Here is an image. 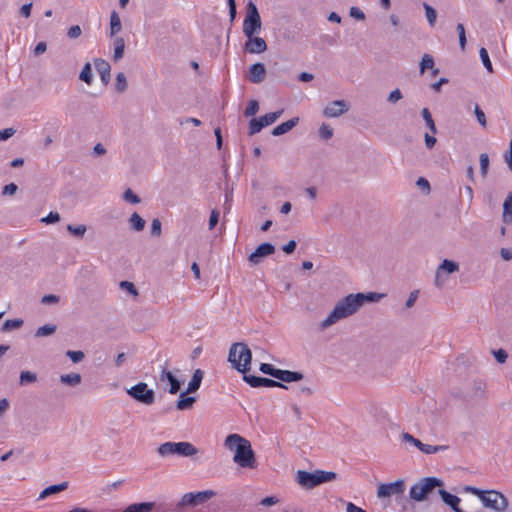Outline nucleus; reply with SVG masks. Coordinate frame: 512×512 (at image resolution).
Here are the masks:
<instances>
[{
  "label": "nucleus",
  "mask_w": 512,
  "mask_h": 512,
  "mask_svg": "<svg viewBox=\"0 0 512 512\" xmlns=\"http://www.w3.org/2000/svg\"><path fill=\"white\" fill-rule=\"evenodd\" d=\"M384 295L376 292L348 294L336 303L320 327L326 329L341 319L354 315L366 302H378Z\"/></svg>",
  "instance_id": "nucleus-1"
},
{
  "label": "nucleus",
  "mask_w": 512,
  "mask_h": 512,
  "mask_svg": "<svg viewBox=\"0 0 512 512\" xmlns=\"http://www.w3.org/2000/svg\"><path fill=\"white\" fill-rule=\"evenodd\" d=\"M224 446L234 451L233 461L242 468L253 469L257 465L255 453L251 443L239 434H229L224 442Z\"/></svg>",
  "instance_id": "nucleus-2"
},
{
  "label": "nucleus",
  "mask_w": 512,
  "mask_h": 512,
  "mask_svg": "<svg viewBox=\"0 0 512 512\" xmlns=\"http://www.w3.org/2000/svg\"><path fill=\"white\" fill-rule=\"evenodd\" d=\"M464 491L477 496L485 507L495 512H503L509 506L507 497L499 491L482 490L474 486H465Z\"/></svg>",
  "instance_id": "nucleus-3"
},
{
  "label": "nucleus",
  "mask_w": 512,
  "mask_h": 512,
  "mask_svg": "<svg viewBox=\"0 0 512 512\" xmlns=\"http://www.w3.org/2000/svg\"><path fill=\"white\" fill-rule=\"evenodd\" d=\"M443 486L444 482L440 478L423 477L411 486L409 497L416 502H425L429 500L435 489H440Z\"/></svg>",
  "instance_id": "nucleus-4"
},
{
  "label": "nucleus",
  "mask_w": 512,
  "mask_h": 512,
  "mask_svg": "<svg viewBox=\"0 0 512 512\" xmlns=\"http://www.w3.org/2000/svg\"><path fill=\"white\" fill-rule=\"evenodd\" d=\"M228 361L234 369L245 374L251 369L252 352L246 343H234L229 349Z\"/></svg>",
  "instance_id": "nucleus-5"
},
{
  "label": "nucleus",
  "mask_w": 512,
  "mask_h": 512,
  "mask_svg": "<svg viewBox=\"0 0 512 512\" xmlns=\"http://www.w3.org/2000/svg\"><path fill=\"white\" fill-rule=\"evenodd\" d=\"M157 452L161 457H191L198 453V449L190 442H165L159 445Z\"/></svg>",
  "instance_id": "nucleus-6"
},
{
  "label": "nucleus",
  "mask_w": 512,
  "mask_h": 512,
  "mask_svg": "<svg viewBox=\"0 0 512 512\" xmlns=\"http://www.w3.org/2000/svg\"><path fill=\"white\" fill-rule=\"evenodd\" d=\"M261 30V18L257 6L252 2L247 4V13L243 21V33L246 37L253 36Z\"/></svg>",
  "instance_id": "nucleus-7"
},
{
  "label": "nucleus",
  "mask_w": 512,
  "mask_h": 512,
  "mask_svg": "<svg viewBox=\"0 0 512 512\" xmlns=\"http://www.w3.org/2000/svg\"><path fill=\"white\" fill-rule=\"evenodd\" d=\"M127 394L135 401L145 405H151L155 401V392L149 389L148 385L144 382H139L127 389Z\"/></svg>",
  "instance_id": "nucleus-8"
},
{
  "label": "nucleus",
  "mask_w": 512,
  "mask_h": 512,
  "mask_svg": "<svg viewBox=\"0 0 512 512\" xmlns=\"http://www.w3.org/2000/svg\"><path fill=\"white\" fill-rule=\"evenodd\" d=\"M216 495V492L213 490H205V491H199L196 493H186L182 496L181 500L178 503V507H185V506H191L195 507L199 504H202L212 497Z\"/></svg>",
  "instance_id": "nucleus-9"
},
{
  "label": "nucleus",
  "mask_w": 512,
  "mask_h": 512,
  "mask_svg": "<svg viewBox=\"0 0 512 512\" xmlns=\"http://www.w3.org/2000/svg\"><path fill=\"white\" fill-rule=\"evenodd\" d=\"M405 488V480L403 479H398L390 483H382L378 486L377 497L383 499L391 496H400L404 494Z\"/></svg>",
  "instance_id": "nucleus-10"
},
{
  "label": "nucleus",
  "mask_w": 512,
  "mask_h": 512,
  "mask_svg": "<svg viewBox=\"0 0 512 512\" xmlns=\"http://www.w3.org/2000/svg\"><path fill=\"white\" fill-rule=\"evenodd\" d=\"M349 110L345 100H336L329 103L323 110V115L328 118L339 117Z\"/></svg>",
  "instance_id": "nucleus-11"
},
{
  "label": "nucleus",
  "mask_w": 512,
  "mask_h": 512,
  "mask_svg": "<svg viewBox=\"0 0 512 512\" xmlns=\"http://www.w3.org/2000/svg\"><path fill=\"white\" fill-rule=\"evenodd\" d=\"M297 483L304 489L310 490L317 485L316 472H308L305 470H298L296 473Z\"/></svg>",
  "instance_id": "nucleus-12"
},
{
  "label": "nucleus",
  "mask_w": 512,
  "mask_h": 512,
  "mask_svg": "<svg viewBox=\"0 0 512 512\" xmlns=\"http://www.w3.org/2000/svg\"><path fill=\"white\" fill-rule=\"evenodd\" d=\"M275 252V247L273 244L269 242H265L260 244L256 250L250 254L249 261L253 264H259L261 259L273 254Z\"/></svg>",
  "instance_id": "nucleus-13"
},
{
  "label": "nucleus",
  "mask_w": 512,
  "mask_h": 512,
  "mask_svg": "<svg viewBox=\"0 0 512 512\" xmlns=\"http://www.w3.org/2000/svg\"><path fill=\"white\" fill-rule=\"evenodd\" d=\"M248 40L245 43V51L251 54H260L267 50V44L265 40L258 36L247 37Z\"/></svg>",
  "instance_id": "nucleus-14"
},
{
  "label": "nucleus",
  "mask_w": 512,
  "mask_h": 512,
  "mask_svg": "<svg viewBox=\"0 0 512 512\" xmlns=\"http://www.w3.org/2000/svg\"><path fill=\"white\" fill-rule=\"evenodd\" d=\"M437 493L441 497L442 501L447 506H449L454 512H465L459 507L461 499L458 496L449 493L448 491L443 489V487L438 489Z\"/></svg>",
  "instance_id": "nucleus-15"
},
{
  "label": "nucleus",
  "mask_w": 512,
  "mask_h": 512,
  "mask_svg": "<svg viewBox=\"0 0 512 512\" xmlns=\"http://www.w3.org/2000/svg\"><path fill=\"white\" fill-rule=\"evenodd\" d=\"M266 73L267 71L263 63H254L249 67V81L254 84H259L265 80Z\"/></svg>",
  "instance_id": "nucleus-16"
},
{
  "label": "nucleus",
  "mask_w": 512,
  "mask_h": 512,
  "mask_svg": "<svg viewBox=\"0 0 512 512\" xmlns=\"http://www.w3.org/2000/svg\"><path fill=\"white\" fill-rule=\"evenodd\" d=\"M94 64H95L96 70L98 71V73L100 75L101 81L103 82L104 85H107L111 78L110 64L106 60L101 59V58L94 59Z\"/></svg>",
  "instance_id": "nucleus-17"
},
{
  "label": "nucleus",
  "mask_w": 512,
  "mask_h": 512,
  "mask_svg": "<svg viewBox=\"0 0 512 512\" xmlns=\"http://www.w3.org/2000/svg\"><path fill=\"white\" fill-rule=\"evenodd\" d=\"M304 378V375L298 371H290V370H282L279 369L277 373L276 379L280 380V382H298Z\"/></svg>",
  "instance_id": "nucleus-18"
},
{
  "label": "nucleus",
  "mask_w": 512,
  "mask_h": 512,
  "mask_svg": "<svg viewBox=\"0 0 512 512\" xmlns=\"http://www.w3.org/2000/svg\"><path fill=\"white\" fill-rule=\"evenodd\" d=\"M160 380H167L170 383L169 393L176 394L181 388V382L173 375L171 371L163 369L160 375Z\"/></svg>",
  "instance_id": "nucleus-19"
},
{
  "label": "nucleus",
  "mask_w": 512,
  "mask_h": 512,
  "mask_svg": "<svg viewBox=\"0 0 512 512\" xmlns=\"http://www.w3.org/2000/svg\"><path fill=\"white\" fill-rule=\"evenodd\" d=\"M299 123V118L294 117L290 120L283 122L279 124L278 126L274 127L271 134L273 136H281L292 130L297 124Z\"/></svg>",
  "instance_id": "nucleus-20"
},
{
  "label": "nucleus",
  "mask_w": 512,
  "mask_h": 512,
  "mask_svg": "<svg viewBox=\"0 0 512 512\" xmlns=\"http://www.w3.org/2000/svg\"><path fill=\"white\" fill-rule=\"evenodd\" d=\"M155 506V502L133 503L128 505L122 512H151Z\"/></svg>",
  "instance_id": "nucleus-21"
},
{
  "label": "nucleus",
  "mask_w": 512,
  "mask_h": 512,
  "mask_svg": "<svg viewBox=\"0 0 512 512\" xmlns=\"http://www.w3.org/2000/svg\"><path fill=\"white\" fill-rule=\"evenodd\" d=\"M68 488V482H62L46 487L39 495V499H45L50 495L60 493Z\"/></svg>",
  "instance_id": "nucleus-22"
},
{
  "label": "nucleus",
  "mask_w": 512,
  "mask_h": 512,
  "mask_svg": "<svg viewBox=\"0 0 512 512\" xmlns=\"http://www.w3.org/2000/svg\"><path fill=\"white\" fill-rule=\"evenodd\" d=\"M502 220L506 224L512 223V192H509L504 200Z\"/></svg>",
  "instance_id": "nucleus-23"
},
{
  "label": "nucleus",
  "mask_w": 512,
  "mask_h": 512,
  "mask_svg": "<svg viewBox=\"0 0 512 512\" xmlns=\"http://www.w3.org/2000/svg\"><path fill=\"white\" fill-rule=\"evenodd\" d=\"M203 375H204V373L201 369H196L194 371L193 376L188 383V388H187L188 393H194L199 389L202 379H203Z\"/></svg>",
  "instance_id": "nucleus-24"
},
{
  "label": "nucleus",
  "mask_w": 512,
  "mask_h": 512,
  "mask_svg": "<svg viewBox=\"0 0 512 512\" xmlns=\"http://www.w3.org/2000/svg\"><path fill=\"white\" fill-rule=\"evenodd\" d=\"M186 392H182L179 395V400L177 401L176 408L178 410H187L190 409L193 404L196 402V398L193 396H186Z\"/></svg>",
  "instance_id": "nucleus-25"
},
{
  "label": "nucleus",
  "mask_w": 512,
  "mask_h": 512,
  "mask_svg": "<svg viewBox=\"0 0 512 512\" xmlns=\"http://www.w3.org/2000/svg\"><path fill=\"white\" fill-rule=\"evenodd\" d=\"M122 30L121 19L116 11L110 15V36L113 37Z\"/></svg>",
  "instance_id": "nucleus-26"
},
{
  "label": "nucleus",
  "mask_w": 512,
  "mask_h": 512,
  "mask_svg": "<svg viewBox=\"0 0 512 512\" xmlns=\"http://www.w3.org/2000/svg\"><path fill=\"white\" fill-rule=\"evenodd\" d=\"M129 225H130V228L136 232H140L144 229L145 227V220L137 213V212H134L129 220Z\"/></svg>",
  "instance_id": "nucleus-27"
},
{
  "label": "nucleus",
  "mask_w": 512,
  "mask_h": 512,
  "mask_svg": "<svg viewBox=\"0 0 512 512\" xmlns=\"http://www.w3.org/2000/svg\"><path fill=\"white\" fill-rule=\"evenodd\" d=\"M317 485L331 482L337 478V474L332 471L316 470Z\"/></svg>",
  "instance_id": "nucleus-28"
},
{
  "label": "nucleus",
  "mask_w": 512,
  "mask_h": 512,
  "mask_svg": "<svg viewBox=\"0 0 512 512\" xmlns=\"http://www.w3.org/2000/svg\"><path fill=\"white\" fill-rule=\"evenodd\" d=\"M443 273L452 274L459 271V264L453 260L444 259L443 262L438 266Z\"/></svg>",
  "instance_id": "nucleus-29"
},
{
  "label": "nucleus",
  "mask_w": 512,
  "mask_h": 512,
  "mask_svg": "<svg viewBox=\"0 0 512 512\" xmlns=\"http://www.w3.org/2000/svg\"><path fill=\"white\" fill-rule=\"evenodd\" d=\"M125 50V41L122 37H116L114 40V54H113V60L118 61L120 60L124 55Z\"/></svg>",
  "instance_id": "nucleus-30"
},
{
  "label": "nucleus",
  "mask_w": 512,
  "mask_h": 512,
  "mask_svg": "<svg viewBox=\"0 0 512 512\" xmlns=\"http://www.w3.org/2000/svg\"><path fill=\"white\" fill-rule=\"evenodd\" d=\"M81 375L79 373H69L61 375L60 381L69 386H77L81 383Z\"/></svg>",
  "instance_id": "nucleus-31"
},
{
  "label": "nucleus",
  "mask_w": 512,
  "mask_h": 512,
  "mask_svg": "<svg viewBox=\"0 0 512 512\" xmlns=\"http://www.w3.org/2000/svg\"><path fill=\"white\" fill-rule=\"evenodd\" d=\"M79 79L88 85L92 83L93 73L91 64L89 62L85 63L84 67L82 68V71L79 74Z\"/></svg>",
  "instance_id": "nucleus-32"
},
{
  "label": "nucleus",
  "mask_w": 512,
  "mask_h": 512,
  "mask_svg": "<svg viewBox=\"0 0 512 512\" xmlns=\"http://www.w3.org/2000/svg\"><path fill=\"white\" fill-rule=\"evenodd\" d=\"M418 449L425 453V454H434L436 452H439V451H444L446 449H448V446L446 445H429V444H425L423 442H421V445L420 447H418Z\"/></svg>",
  "instance_id": "nucleus-33"
},
{
  "label": "nucleus",
  "mask_w": 512,
  "mask_h": 512,
  "mask_svg": "<svg viewBox=\"0 0 512 512\" xmlns=\"http://www.w3.org/2000/svg\"><path fill=\"white\" fill-rule=\"evenodd\" d=\"M57 326L55 324H46L39 327L35 332V337L50 336L55 333Z\"/></svg>",
  "instance_id": "nucleus-34"
},
{
  "label": "nucleus",
  "mask_w": 512,
  "mask_h": 512,
  "mask_svg": "<svg viewBox=\"0 0 512 512\" xmlns=\"http://www.w3.org/2000/svg\"><path fill=\"white\" fill-rule=\"evenodd\" d=\"M421 115L426 123V126L428 127V129L433 133V134H436L437 133V129H436V126H435V122L432 118V115L430 113V111L428 110V108H423L422 111H421Z\"/></svg>",
  "instance_id": "nucleus-35"
},
{
  "label": "nucleus",
  "mask_w": 512,
  "mask_h": 512,
  "mask_svg": "<svg viewBox=\"0 0 512 512\" xmlns=\"http://www.w3.org/2000/svg\"><path fill=\"white\" fill-rule=\"evenodd\" d=\"M23 325V320L20 319V318H15V319H8L6 320L2 327H1V330L3 332H7V331H11L13 329H18L20 328L21 326Z\"/></svg>",
  "instance_id": "nucleus-36"
},
{
  "label": "nucleus",
  "mask_w": 512,
  "mask_h": 512,
  "mask_svg": "<svg viewBox=\"0 0 512 512\" xmlns=\"http://www.w3.org/2000/svg\"><path fill=\"white\" fill-rule=\"evenodd\" d=\"M283 113V110L267 113L264 116L260 117L262 124L264 127L273 124Z\"/></svg>",
  "instance_id": "nucleus-37"
},
{
  "label": "nucleus",
  "mask_w": 512,
  "mask_h": 512,
  "mask_svg": "<svg viewBox=\"0 0 512 512\" xmlns=\"http://www.w3.org/2000/svg\"><path fill=\"white\" fill-rule=\"evenodd\" d=\"M434 59L430 54H424L420 61V74H424L427 69H433Z\"/></svg>",
  "instance_id": "nucleus-38"
},
{
  "label": "nucleus",
  "mask_w": 512,
  "mask_h": 512,
  "mask_svg": "<svg viewBox=\"0 0 512 512\" xmlns=\"http://www.w3.org/2000/svg\"><path fill=\"white\" fill-rule=\"evenodd\" d=\"M479 56H480L483 66L487 69V71L489 73H493L494 70H493V66H492V63L489 58L488 51L484 47L480 48Z\"/></svg>",
  "instance_id": "nucleus-39"
},
{
  "label": "nucleus",
  "mask_w": 512,
  "mask_h": 512,
  "mask_svg": "<svg viewBox=\"0 0 512 512\" xmlns=\"http://www.w3.org/2000/svg\"><path fill=\"white\" fill-rule=\"evenodd\" d=\"M66 229L69 233H71L75 237H83L85 232L87 231V227L84 224H80L77 226L68 224L66 226Z\"/></svg>",
  "instance_id": "nucleus-40"
},
{
  "label": "nucleus",
  "mask_w": 512,
  "mask_h": 512,
  "mask_svg": "<svg viewBox=\"0 0 512 512\" xmlns=\"http://www.w3.org/2000/svg\"><path fill=\"white\" fill-rule=\"evenodd\" d=\"M37 381V375L31 371H22L20 373V385H27Z\"/></svg>",
  "instance_id": "nucleus-41"
},
{
  "label": "nucleus",
  "mask_w": 512,
  "mask_h": 512,
  "mask_svg": "<svg viewBox=\"0 0 512 512\" xmlns=\"http://www.w3.org/2000/svg\"><path fill=\"white\" fill-rule=\"evenodd\" d=\"M264 128L262 121L260 118H253L249 122V131L248 134L250 136L260 132Z\"/></svg>",
  "instance_id": "nucleus-42"
},
{
  "label": "nucleus",
  "mask_w": 512,
  "mask_h": 512,
  "mask_svg": "<svg viewBox=\"0 0 512 512\" xmlns=\"http://www.w3.org/2000/svg\"><path fill=\"white\" fill-rule=\"evenodd\" d=\"M261 387H268V388L278 387V388H283V389L288 388L282 382L276 381V380H273L270 378H266V377H261Z\"/></svg>",
  "instance_id": "nucleus-43"
},
{
  "label": "nucleus",
  "mask_w": 512,
  "mask_h": 512,
  "mask_svg": "<svg viewBox=\"0 0 512 512\" xmlns=\"http://www.w3.org/2000/svg\"><path fill=\"white\" fill-rule=\"evenodd\" d=\"M486 383L481 380H475L473 383V396L483 397L485 394Z\"/></svg>",
  "instance_id": "nucleus-44"
},
{
  "label": "nucleus",
  "mask_w": 512,
  "mask_h": 512,
  "mask_svg": "<svg viewBox=\"0 0 512 512\" xmlns=\"http://www.w3.org/2000/svg\"><path fill=\"white\" fill-rule=\"evenodd\" d=\"M456 30L458 32L460 48H461L462 51H464L465 48H466V44H467V39H466V33H465L464 25L462 23H458L457 26H456Z\"/></svg>",
  "instance_id": "nucleus-45"
},
{
  "label": "nucleus",
  "mask_w": 512,
  "mask_h": 512,
  "mask_svg": "<svg viewBox=\"0 0 512 512\" xmlns=\"http://www.w3.org/2000/svg\"><path fill=\"white\" fill-rule=\"evenodd\" d=\"M115 86L116 90L120 93L124 92L127 89V80L123 72H119L117 74Z\"/></svg>",
  "instance_id": "nucleus-46"
},
{
  "label": "nucleus",
  "mask_w": 512,
  "mask_h": 512,
  "mask_svg": "<svg viewBox=\"0 0 512 512\" xmlns=\"http://www.w3.org/2000/svg\"><path fill=\"white\" fill-rule=\"evenodd\" d=\"M479 161H480V173H481L482 177L485 178L487 176L488 168H489L488 154H486V153L480 154Z\"/></svg>",
  "instance_id": "nucleus-47"
},
{
  "label": "nucleus",
  "mask_w": 512,
  "mask_h": 512,
  "mask_svg": "<svg viewBox=\"0 0 512 512\" xmlns=\"http://www.w3.org/2000/svg\"><path fill=\"white\" fill-rule=\"evenodd\" d=\"M423 6L425 9L426 18H427L429 24L431 26H434V24L436 22V18H437L436 10L432 6L428 5L427 3H424Z\"/></svg>",
  "instance_id": "nucleus-48"
},
{
  "label": "nucleus",
  "mask_w": 512,
  "mask_h": 512,
  "mask_svg": "<svg viewBox=\"0 0 512 512\" xmlns=\"http://www.w3.org/2000/svg\"><path fill=\"white\" fill-rule=\"evenodd\" d=\"M259 370L262 373L267 374V375H269L271 377H274V378L277 377V373L279 371L278 368H275L272 364H268V363L260 364Z\"/></svg>",
  "instance_id": "nucleus-49"
},
{
  "label": "nucleus",
  "mask_w": 512,
  "mask_h": 512,
  "mask_svg": "<svg viewBox=\"0 0 512 512\" xmlns=\"http://www.w3.org/2000/svg\"><path fill=\"white\" fill-rule=\"evenodd\" d=\"M243 380L253 388L261 387V377L260 376L247 375V373H245V374H243Z\"/></svg>",
  "instance_id": "nucleus-50"
},
{
  "label": "nucleus",
  "mask_w": 512,
  "mask_h": 512,
  "mask_svg": "<svg viewBox=\"0 0 512 512\" xmlns=\"http://www.w3.org/2000/svg\"><path fill=\"white\" fill-rule=\"evenodd\" d=\"M66 356L73 362V363H79L81 362L84 357H85V354L83 351L81 350H78V351H72V350H68L66 352Z\"/></svg>",
  "instance_id": "nucleus-51"
},
{
  "label": "nucleus",
  "mask_w": 512,
  "mask_h": 512,
  "mask_svg": "<svg viewBox=\"0 0 512 512\" xmlns=\"http://www.w3.org/2000/svg\"><path fill=\"white\" fill-rule=\"evenodd\" d=\"M123 199L131 204L140 203L141 199L130 189H126L123 193Z\"/></svg>",
  "instance_id": "nucleus-52"
},
{
  "label": "nucleus",
  "mask_w": 512,
  "mask_h": 512,
  "mask_svg": "<svg viewBox=\"0 0 512 512\" xmlns=\"http://www.w3.org/2000/svg\"><path fill=\"white\" fill-rule=\"evenodd\" d=\"M259 110V103L256 100H251L244 111L246 117L255 115Z\"/></svg>",
  "instance_id": "nucleus-53"
},
{
  "label": "nucleus",
  "mask_w": 512,
  "mask_h": 512,
  "mask_svg": "<svg viewBox=\"0 0 512 512\" xmlns=\"http://www.w3.org/2000/svg\"><path fill=\"white\" fill-rule=\"evenodd\" d=\"M319 135L322 139L328 140L333 136V129L327 124L323 123L319 129Z\"/></svg>",
  "instance_id": "nucleus-54"
},
{
  "label": "nucleus",
  "mask_w": 512,
  "mask_h": 512,
  "mask_svg": "<svg viewBox=\"0 0 512 512\" xmlns=\"http://www.w3.org/2000/svg\"><path fill=\"white\" fill-rule=\"evenodd\" d=\"M162 233L161 221L158 218H154L151 223V235L159 237Z\"/></svg>",
  "instance_id": "nucleus-55"
},
{
  "label": "nucleus",
  "mask_w": 512,
  "mask_h": 512,
  "mask_svg": "<svg viewBox=\"0 0 512 512\" xmlns=\"http://www.w3.org/2000/svg\"><path fill=\"white\" fill-rule=\"evenodd\" d=\"M82 34V29L79 25L71 26L67 31V37L69 39H77Z\"/></svg>",
  "instance_id": "nucleus-56"
},
{
  "label": "nucleus",
  "mask_w": 512,
  "mask_h": 512,
  "mask_svg": "<svg viewBox=\"0 0 512 512\" xmlns=\"http://www.w3.org/2000/svg\"><path fill=\"white\" fill-rule=\"evenodd\" d=\"M46 224H54L60 221V214L58 212L51 211L46 217L41 219Z\"/></svg>",
  "instance_id": "nucleus-57"
},
{
  "label": "nucleus",
  "mask_w": 512,
  "mask_h": 512,
  "mask_svg": "<svg viewBox=\"0 0 512 512\" xmlns=\"http://www.w3.org/2000/svg\"><path fill=\"white\" fill-rule=\"evenodd\" d=\"M446 282V277L444 276V273L437 268L434 278V284L438 288H442Z\"/></svg>",
  "instance_id": "nucleus-58"
},
{
  "label": "nucleus",
  "mask_w": 512,
  "mask_h": 512,
  "mask_svg": "<svg viewBox=\"0 0 512 512\" xmlns=\"http://www.w3.org/2000/svg\"><path fill=\"white\" fill-rule=\"evenodd\" d=\"M402 98H403L402 92L400 91V89L396 88L395 90L390 92V94H389V96L387 98V101L389 103L395 104L396 102H398Z\"/></svg>",
  "instance_id": "nucleus-59"
},
{
  "label": "nucleus",
  "mask_w": 512,
  "mask_h": 512,
  "mask_svg": "<svg viewBox=\"0 0 512 512\" xmlns=\"http://www.w3.org/2000/svg\"><path fill=\"white\" fill-rule=\"evenodd\" d=\"M120 287L122 289H125L126 291H128L130 294H132L134 296L138 295V291H137L135 285L132 282L121 281L120 282Z\"/></svg>",
  "instance_id": "nucleus-60"
},
{
  "label": "nucleus",
  "mask_w": 512,
  "mask_h": 512,
  "mask_svg": "<svg viewBox=\"0 0 512 512\" xmlns=\"http://www.w3.org/2000/svg\"><path fill=\"white\" fill-rule=\"evenodd\" d=\"M493 355L498 363H505L508 358V354L504 349H498L493 351Z\"/></svg>",
  "instance_id": "nucleus-61"
},
{
  "label": "nucleus",
  "mask_w": 512,
  "mask_h": 512,
  "mask_svg": "<svg viewBox=\"0 0 512 512\" xmlns=\"http://www.w3.org/2000/svg\"><path fill=\"white\" fill-rule=\"evenodd\" d=\"M218 221H219V211L214 209L211 211V214L209 217V222H208L209 229L210 230L214 229L215 226L217 225Z\"/></svg>",
  "instance_id": "nucleus-62"
},
{
  "label": "nucleus",
  "mask_w": 512,
  "mask_h": 512,
  "mask_svg": "<svg viewBox=\"0 0 512 512\" xmlns=\"http://www.w3.org/2000/svg\"><path fill=\"white\" fill-rule=\"evenodd\" d=\"M418 296H419V290H414V291L410 292V294L405 302V307L406 308L413 307L415 302L418 299Z\"/></svg>",
  "instance_id": "nucleus-63"
},
{
  "label": "nucleus",
  "mask_w": 512,
  "mask_h": 512,
  "mask_svg": "<svg viewBox=\"0 0 512 512\" xmlns=\"http://www.w3.org/2000/svg\"><path fill=\"white\" fill-rule=\"evenodd\" d=\"M349 15L356 19V20H364L365 19V14L363 13V11L358 8V7H351L350 8V11H349Z\"/></svg>",
  "instance_id": "nucleus-64"
}]
</instances>
